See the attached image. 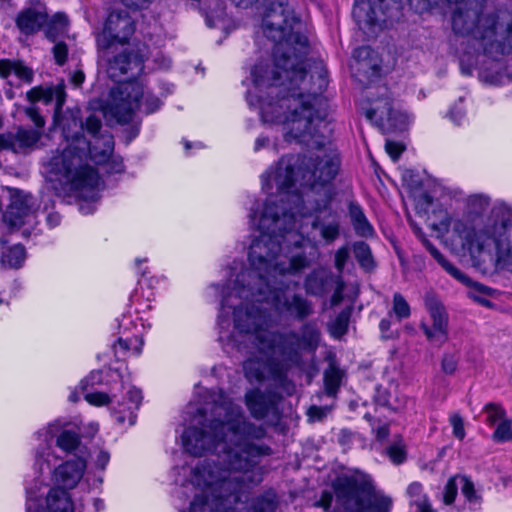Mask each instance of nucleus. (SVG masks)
<instances>
[{"label":"nucleus","mask_w":512,"mask_h":512,"mask_svg":"<svg viewBox=\"0 0 512 512\" xmlns=\"http://www.w3.org/2000/svg\"><path fill=\"white\" fill-rule=\"evenodd\" d=\"M458 357L454 353H446L442 358L441 367L444 373L453 374L457 369Z\"/></svg>","instance_id":"nucleus-45"},{"label":"nucleus","mask_w":512,"mask_h":512,"mask_svg":"<svg viewBox=\"0 0 512 512\" xmlns=\"http://www.w3.org/2000/svg\"><path fill=\"white\" fill-rule=\"evenodd\" d=\"M354 255L359 264L366 270H370L374 266L370 247L364 242H357L353 247Z\"/></svg>","instance_id":"nucleus-36"},{"label":"nucleus","mask_w":512,"mask_h":512,"mask_svg":"<svg viewBox=\"0 0 512 512\" xmlns=\"http://www.w3.org/2000/svg\"><path fill=\"white\" fill-rule=\"evenodd\" d=\"M101 380V373L99 371L91 372L84 380L81 381V386L83 389L88 385H92Z\"/></svg>","instance_id":"nucleus-57"},{"label":"nucleus","mask_w":512,"mask_h":512,"mask_svg":"<svg viewBox=\"0 0 512 512\" xmlns=\"http://www.w3.org/2000/svg\"><path fill=\"white\" fill-rule=\"evenodd\" d=\"M332 502V494L330 492H323L320 500L316 503L317 506H320L327 510Z\"/></svg>","instance_id":"nucleus-60"},{"label":"nucleus","mask_w":512,"mask_h":512,"mask_svg":"<svg viewBox=\"0 0 512 512\" xmlns=\"http://www.w3.org/2000/svg\"><path fill=\"white\" fill-rule=\"evenodd\" d=\"M458 482L466 500L470 504L478 506L480 504V497L476 494L473 483L466 476H459Z\"/></svg>","instance_id":"nucleus-37"},{"label":"nucleus","mask_w":512,"mask_h":512,"mask_svg":"<svg viewBox=\"0 0 512 512\" xmlns=\"http://www.w3.org/2000/svg\"><path fill=\"white\" fill-rule=\"evenodd\" d=\"M339 167V156L332 150H321L310 159L300 155L284 156L261 175L262 190L267 198L251 209L263 210L266 205L275 206L276 202L321 199L326 191L332 197L328 184L337 175Z\"/></svg>","instance_id":"nucleus-8"},{"label":"nucleus","mask_w":512,"mask_h":512,"mask_svg":"<svg viewBox=\"0 0 512 512\" xmlns=\"http://www.w3.org/2000/svg\"><path fill=\"white\" fill-rule=\"evenodd\" d=\"M392 314L399 322L411 315L410 305L400 293H394L393 295L392 310L388 313V316L391 317Z\"/></svg>","instance_id":"nucleus-34"},{"label":"nucleus","mask_w":512,"mask_h":512,"mask_svg":"<svg viewBox=\"0 0 512 512\" xmlns=\"http://www.w3.org/2000/svg\"><path fill=\"white\" fill-rule=\"evenodd\" d=\"M47 224L53 228L60 224L61 217L58 213H49L46 218Z\"/></svg>","instance_id":"nucleus-62"},{"label":"nucleus","mask_w":512,"mask_h":512,"mask_svg":"<svg viewBox=\"0 0 512 512\" xmlns=\"http://www.w3.org/2000/svg\"><path fill=\"white\" fill-rule=\"evenodd\" d=\"M121 3L133 11L144 10L150 7L154 0H120Z\"/></svg>","instance_id":"nucleus-52"},{"label":"nucleus","mask_w":512,"mask_h":512,"mask_svg":"<svg viewBox=\"0 0 512 512\" xmlns=\"http://www.w3.org/2000/svg\"><path fill=\"white\" fill-rule=\"evenodd\" d=\"M271 204L263 210L250 209L249 223L260 232L249 248V267L242 268L236 261L230 267V279L221 288L223 299L225 293L242 295L243 312L245 307L250 311H259L271 324L270 316L262 305H271L279 314H288L304 319L312 313L311 304L298 294H289L292 285L287 277L309 266L318 255L317 244L310 239L305 240L302 232L291 230L286 235H276L275 228L281 230L282 223H291L292 217L271 213ZM296 286V283H293Z\"/></svg>","instance_id":"nucleus-3"},{"label":"nucleus","mask_w":512,"mask_h":512,"mask_svg":"<svg viewBox=\"0 0 512 512\" xmlns=\"http://www.w3.org/2000/svg\"><path fill=\"white\" fill-rule=\"evenodd\" d=\"M182 434L186 452L201 456L216 452L219 463L204 460L190 472L195 489L189 512H246L251 485L261 481L257 470L261 456L270 454L268 446L257 443L265 429L247 420L242 408L222 390L207 392L205 407L198 410Z\"/></svg>","instance_id":"nucleus-2"},{"label":"nucleus","mask_w":512,"mask_h":512,"mask_svg":"<svg viewBox=\"0 0 512 512\" xmlns=\"http://www.w3.org/2000/svg\"><path fill=\"white\" fill-rule=\"evenodd\" d=\"M54 59L58 65H63L67 60L68 48L67 45L60 41L55 43L52 49Z\"/></svg>","instance_id":"nucleus-48"},{"label":"nucleus","mask_w":512,"mask_h":512,"mask_svg":"<svg viewBox=\"0 0 512 512\" xmlns=\"http://www.w3.org/2000/svg\"><path fill=\"white\" fill-rule=\"evenodd\" d=\"M277 507L276 495L272 491L265 492L252 499L251 512H275Z\"/></svg>","instance_id":"nucleus-30"},{"label":"nucleus","mask_w":512,"mask_h":512,"mask_svg":"<svg viewBox=\"0 0 512 512\" xmlns=\"http://www.w3.org/2000/svg\"><path fill=\"white\" fill-rule=\"evenodd\" d=\"M374 400L377 405L387 407L388 409H390L392 411L400 410L405 404V399L399 400L396 398L395 401L392 402L390 400L389 392L385 388H382V387L376 388Z\"/></svg>","instance_id":"nucleus-35"},{"label":"nucleus","mask_w":512,"mask_h":512,"mask_svg":"<svg viewBox=\"0 0 512 512\" xmlns=\"http://www.w3.org/2000/svg\"><path fill=\"white\" fill-rule=\"evenodd\" d=\"M381 90V95L371 100L366 117L383 133L406 130L413 122V116L395 107L387 88Z\"/></svg>","instance_id":"nucleus-13"},{"label":"nucleus","mask_w":512,"mask_h":512,"mask_svg":"<svg viewBox=\"0 0 512 512\" xmlns=\"http://www.w3.org/2000/svg\"><path fill=\"white\" fill-rule=\"evenodd\" d=\"M348 322L349 314L346 312L340 313L330 326L331 334L336 338H340L342 335L346 333L348 328Z\"/></svg>","instance_id":"nucleus-40"},{"label":"nucleus","mask_w":512,"mask_h":512,"mask_svg":"<svg viewBox=\"0 0 512 512\" xmlns=\"http://www.w3.org/2000/svg\"><path fill=\"white\" fill-rule=\"evenodd\" d=\"M400 0H356L352 14L360 28L381 25L399 8Z\"/></svg>","instance_id":"nucleus-18"},{"label":"nucleus","mask_w":512,"mask_h":512,"mask_svg":"<svg viewBox=\"0 0 512 512\" xmlns=\"http://www.w3.org/2000/svg\"><path fill=\"white\" fill-rule=\"evenodd\" d=\"M337 503L346 512H390L391 497L376 491L369 475L355 470L334 482Z\"/></svg>","instance_id":"nucleus-11"},{"label":"nucleus","mask_w":512,"mask_h":512,"mask_svg":"<svg viewBox=\"0 0 512 512\" xmlns=\"http://www.w3.org/2000/svg\"><path fill=\"white\" fill-rule=\"evenodd\" d=\"M43 131L18 127L15 132L0 134V149L18 154H29L40 148Z\"/></svg>","instance_id":"nucleus-20"},{"label":"nucleus","mask_w":512,"mask_h":512,"mask_svg":"<svg viewBox=\"0 0 512 512\" xmlns=\"http://www.w3.org/2000/svg\"><path fill=\"white\" fill-rule=\"evenodd\" d=\"M416 235L421 238L423 245L430 252L433 258L443 267V269L449 273L453 278L458 280L459 282L469 286L475 287L478 291L482 293H487L488 288L473 282L468 276H466L462 271H460L457 267H455L452 263H450L441 253L440 251L426 238L423 237V234L419 228L414 229Z\"/></svg>","instance_id":"nucleus-23"},{"label":"nucleus","mask_w":512,"mask_h":512,"mask_svg":"<svg viewBox=\"0 0 512 512\" xmlns=\"http://www.w3.org/2000/svg\"><path fill=\"white\" fill-rule=\"evenodd\" d=\"M486 413V420L489 424L494 425L505 419V410L498 404L489 403L484 407Z\"/></svg>","instance_id":"nucleus-39"},{"label":"nucleus","mask_w":512,"mask_h":512,"mask_svg":"<svg viewBox=\"0 0 512 512\" xmlns=\"http://www.w3.org/2000/svg\"><path fill=\"white\" fill-rule=\"evenodd\" d=\"M352 69L362 73L367 78L377 76L380 70V60L378 55L368 46H362L353 52Z\"/></svg>","instance_id":"nucleus-24"},{"label":"nucleus","mask_w":512,"mask_h":512,"mask_svg":"<svg viewBox=\"0 0 512 512\" xmlns=\"http://www.w3.org/2000/svg\"><path fill=\"white\" fill-rule=\"evenodd\" d=\"M85 76L82 71H76L71 77V82L74 86L79 87L84 82Z\"/></svg>","instance_id":"nucleus-63"},{"label":"nucleus","mask_w":512,"mask_h":512,"mask_svg":"<svg viewBox=\"0 0 512 512\" xmlns=\"http://www.w3.org/2000/svg\"><path fill=\"white\" fill-rule=\"evenodd\" d=\"M38 209L39 204L31 194L14 190L2 220L12 230L23 228V235L28 236L38 224L36 216Z\"/></svg>","instance_id":"nucleus-14"},{"label":"nucleus","mask_w":512,"mask_h":512,"mask_svg":"<svg viewBox=\"0 0 512 512\" xmlns=\"http://www.w3.org/2000/svg\"><path fill=\"white\" fill-rule=\"evenodd\" d=\"M47 22V14L37 8L21 11L16 19L17 27L24 34L37 32Z\"/></svg>","instance_id":"nucleus-26"},{"label":"nucleus","mask_w":512,"mask_h":512,"mask_svg":"<svg viewBox=\"0 0 512 512\" xmlns=\"http://www.w3.org/2000/svg\"><path fill=\"white\" fill-rule=\"evenodd\" d=\"M334 289V293L330 299L331 305L336 306L342 301V293L344 290V283L340 276L335 277L332 285H330V289Z\"/></svg>","instance_id":"nucleus-46"},{"label":"nucleus","mask_w":512,"mask_h":512,"mask_svg":"<svg viewBox=\"0 0 512 512\" xmlns=\"http://www.w3.org/2000/svg\"><path fill=\"white\" fill-rule=\"evenodd\" d=\"M387 455L394 464H401L406 459L404 445L398 441L387 448Z\"/></svg>","instance_id":"nucleus-41"},{"label":"nucleus","mask_w":512,"mask_h":512,"mask_svg":"<svg viewBox=\"0 0 512 512\" xmlns=\"http://www.w3.org/2000/svg\"><path fill=\"white\" fill-rule=\"evenodd\" d=\"M110 460V454L105 450H99L95 459L97 468L104 470Z\"/></svg>","instance_id":"nucleus-55"},{"label":"nucleus","mask_w":512,"mask_h":512,"mask_svg":"<svg viewBox=\"0 0 512 512\" xmlns=\"http://www.w3.org/2000/svg\"><path fill=\"white\" fill-rule=\"evenodd\" d=\"M336 275L326 269H316L312 271L305 280L306 292L315 296H323L330 290V285Z\"/></svg>","instance_id":"nucleus-25"},{"label":"nucleus","mask_w":512,"mask_h":512,"mask_svg":"<svg viewBox=\"0 0 512 512\" xmlns=\"http://www.w3.org/2000/svg\"><path fill=\"white\" fill-rule=\"evenodd\" d=\"M343 377V372L331 364L324 372V385L326 394L329 396H335Z\"/></svg>","instance_id":"nucleus-31"},{"label":"nucleus","mask_w":512,"mask_h":512,"mask_svg":"<svg viewBox=\"0 0 512 512\" xmlns=\"http://www.w3.org/2000/svg\"><path fill=\"white\" fill-rule=\"evenodd\" d=\"M349 258V251L346 247H341L335 254V267L341 272Z\"/></svg>","instance_id":"nucleus-54"},{"label":"nucleus","mask_w":512,"mask_h":512,"mask_svg":"<svg viewBox=\"0 0 512 512\" xmlns=\"http://www.w3.org/2000/svg\"><path fill=\"white\" fill-rule=\"evenodd\" d=\"M376 437L378 440H384L389 435V429L387 425H382L375 429Z\"/></svg>","instance_id":"nucleus-64"},{"label":"nucleus","mask_w":512,"mask_h":512,"mask_svg":"<svg viewBox=\"0 0 512 512\" xmlns=\"http://www.w3.org/2000/svg\"><path fill=\"white\" fill-rule=\"evenodd\" d=\"M130 349L129 342L121 338L113 345L115 356L118 357L120 354H125Z\"/></svg>","instance_id":"nucleus-56"},{"label":"nucleus","mask_w":512,"mask_h":512,"mask_svg":"<svg viewBox=\"0 0 512 512\" xmlns=\"http://www.w3.org/2000/svg\"><path fill=\"white\" fill-rule=\"evenodd\" d=\"M349 215L355 232L362 237L373 235V227L365 217L361 207L358 204L351 203L349 205Z\"/></svg>","instance_id":"nucleus-28"},{"label":"nucleus","mask_w":512,"mask_h":512,"mask_svg":"<svg viewBox=\"0 0 512 512\" xmlns=\"http://www.w3.org/2000/svg\"><path fill=\"white\" fill-rule=\"evenodd\" d=\"M449 421L453 428V435L459 440L464 439L465 429L463 418L458 413H453L450 415Z\"/></svg>","instance_id":"nucleus-44"},{"label":"nucleus","mask_w":512,"mask_h":512,"mask_svg":"<svg viewBox=\"0 0 512 512\" xmlns=\"http://www.w3.org/2000/svg\"><path fill=\"white\" fill-rule=\"evenodd\" d=\"M385 150L393 161H397L404 151V146L400 142L387 140L385 143Z\"/></svg>","instance_id":"nucleus-49"},{"label":"nucleus","mask_w":512,"mask_h":512,"mask_svg":"<svg viewBox=\"0 0 512 512\" xmlns=\"http://www.w3.org/2000/svg\"><path fill=\"white\" fill-rule=\"evenodd\" d=\"M124 171V164L122 159L113 158L109 163L110 173H122Z\"/></svg>","instance_id":"nucleus-59"},{"label":"nucleus","mask_w":512,"mask_h":512,"mask_svg":"<svg viewBox=\"0 0 512 512\" xmlns=\"http://www.w3.org/2000/svg\"><path fill=\"white\" fill-rule=\"evenodd\" d=\"M454 5L452 29L470 35L460 56V64L476 66L491 84L501 81L503 63L512 59V13L493 9L480 0H445Z\"/></svg>","instance_id":"nucleus-6"},{"label":"nucleus","mask_w":512,"mask_h":512,"mask_svg":"<svg viewBox=\"0 0 512 512\" xmlns=\"http://www.w3.org/2000/svg\"><path fill=\"white\" fill-rule=\"evenodd\" d=\"M331 200V195L326 191L324 198L321 199L315 198L311 201L305 199L300 203H297L296 200L284 201L280 206L278 205L279 202H276L275 206H272L270 214L277 213L280 218L283 217V214H286L288 217H292V220L290 224L284 225L282 223L281 230L274 227L275 234L286 235L289 230L297 233L302 232V235L308 234L303 220L306 215L313 211L316 216L311 222V229L319 231V235L326 243L333 242L339 236L340 221L338 214L330 208ZM303 238L305 240L310 239L316 244L315 236H303Z\"/></svg>","instance_id":"nucleus-9"},{"label":"nucleus","mask_w":512,"mask_h":512,"mask_svg":"<svg viewBox=\"0 0 512 512\" xmlns=\"http://www.w3.org/2000/svg\"><path fill=\"white\" fill-rule=\"evenodd\" d=\"M269 144H270L269 138L266 136L260 135L255 140L253 150L255 152H258L263 148L269 147Z\"/></svg>","instance_id":"nucleus-58"},{"label":"nucleus","mask_w":512,"mask_h":512,"mask_svg":"<svg viewBox=\"0 0 512 512\" xmlns=\"http://www.w3.org/2000/svg\"><path fill=\"white\" fill-rule=\"evenodd\" d=\"M25 260V249L21 245H14L2 252V264L9 268H19Z\"/></svg>","instance_id":"nucleus-33"},{"label":"nucleus","mask_w":512,"mask_h":512,"mask_svg":"<svg viewBox=\"0 0 512 512\" xmlns=\"http://www.w3.org/2000/svg\"><path fill=\"white\" fill-rule=\"evenodd\" d=\"M466 116L463 99L460 98L449 110L448 117L455 125H462Z\"/></svg>","instance_id":"nucleus-42"},{"label":"nucleus","mask_w":512,"mask_h":512,"mask_svg":"<svg viewBox=\"0 0 512 512\" xmlns=\"http://www.w3.org/2000/svg\"><path fill=\"white\" fill-rule=\"evenodd\" d=\"M452 229L472 257L485 254L491 256L495 251L498 261L512 260V246L508 241L507 225L504 221L489 219L471 225L463 220H456Z\"/></svg>","instance_id":"nucleus-10"},{"label":"nucleus","mask_w":512,"mask_h":512,"mask_svg":"<svg viewBox=\"0 0 512 512\" xmlns=\"http://www.w3.org/2000/svg\"><path fill=\"white\" fill-rule=\"evenodd\" d=\"M59 457L50 451V447L46 450H36L35 469L40 474L47 471L50 475L52 487H59L69 491L75 488L82 479L87 467V458L83 455L77 458H71L58 464Z\"/></svg>","instance_id":"nucleus-12"},{"label":"nucleus","mask_w":512,"mask_h":512,"mask_svg":"<svg viewBox=\"0 0 512 512\" xmlns=\"http://www.w3.org/2000/svg\"><path fill=\"white\" fill-rule=\"evenodd\" d=\"M37 436L44 446H40L37 450H46L50 447L53 451V443L66 455H73L77 458L81 455L88 458L87 448L82 444L79 433L74 430L67 429L59 421L49 423L37 432Z\"/></svg>","instance_id":"nucleus-15"},{"label":"nucleus","mask_w":512,"mask_h":512,"mask_svg":"<svg viewBox=\"0 0 512 512\" xmlns=\"http://www.w3.org/2000/svg\"><path fill=\"white\" fill-rule=\"evenodd\" d=\"M68 19L65 14L57 13L49 21L46 28V36L51 41H56L58 37L67 32Z\"/></svg>","instance_id":"nucleus-32"},{"label":"nucleus","mask_w":512,"mask_h":512,"mask_svg":"<svg viewBox=\"0 0 512 512\" xmlns=\"http://www.w3.org/2000/svg\"><path fill=\"white\" fill-rule=\"evenodd\" d=\"M490 199L483 194L471 195L468 199V204L477 211H482L488 207Z\"/></svg>","instance_id":"nucleus-47"},{"label":"nucleus","mask_w":512,"mask_h":512,"mask_svg":"<svg viewBox=\"0 0 512 512\" xmlns=\"http://www.w3.org/2000/svg\"><path fill=\"white\" fill-rule=\"evenodd\" d=\"M127 401H120L115 394L109 395L104 392H92L85 395V400L97 407L112 405L111 413L115 420L123 425L128 422L132 426L136 422L135 411L139 408L142 395L141 391L136 388H129L126 392Z\"/></svg>","instance_id":"nucleus-17"},{"label":"nucleus","mask_w":512,"mask_h":512,"mask_svg":"<svg viewBox=\"0 0 512 512\" xmlns=\"http://www.w3.org/2000/svg\"><path fill=\"white\" fill-rule=\"evenodd\" d=\"M280 399L281 396L274 392H261L259 389H252L245 394V404L252 417L257 420H262L270 415L274 419H278L277 404Z\"/></svg>","instance_id":"nucleus-21"},{"label":"nucleus","mask_w":512,"mask_h":512,"mask_svg":"<svg viewBox=\"0 0 512 512\" xmlns=\"http://www.w3.org/2000/svg\"><path fill=\"white\" fill-rule=\"evenodd\" d=\"M101 121L89 116L85 121L88 138L84 135L81 120L73 117L62 124L63 135L68 142L64 149H56L43 161V168L50 181L57 180L69 186L70 191L79 198V210L88 215L96 210L99 200L100 177L91 165H84L86 149L93 143H101V152L91 150L95 164L106 163L114 149V141L109 133H100Z\"/></svg>","instance_id":"nucleus-7"},{"label":"nucleus","mask_w":512,"mask_h":512,"mask_svg":"<svg viewBox=\"0 0 512 512\" xmlns=\"http://www.w3.org/2000/svg\"><path fill=\"white\" fill-rule=\"evenodd\" d=\"M411 5L415 8V10L419 13H423L425 11H429L433 7L439 4L441 0H410Z\"/></svg>","instance_id":"nucleus-51"},{"label":"nucleus","mask_w":512,"mask_h":512,"mask_svg":"<svg viewBox=\"0 0 512 512\" xmlns=\"http://www.w3.org/2000/svg\"><path fill=\"white\" fill-rule=\"evenodd\" d=\"M26 97L32 103L42 101L45 104H49L55 100L54 121L57 122L61 113L62 106L66 100L64 82L62 81L56 86L33 87L26 93Z\"/></svg>","instance_id":"nucleus-22"},{"label":"nucleus","mask_w":512,"mask_h":512,"mask_svg":"<svg viewBox=\"0 0 512 512\" xmlns=\"http://www.w3.org/2000/svg\"><path fill=\"white\" fill-rule=\"evenodd\" d=\"M407 495L410 499V504L417 508L416 512H432L431 504L423 491L421 483H411L407 488Z\"/></svg>","instance_id":"nucleus-29"},{"label":"nucleus","mask_w":512,"mask_h":512,"mask_svg":"<svg viewBox=\"0 0 512 512\" xmlns=\"http://www.w3.org/2000/svg\"><path fill=\"white\" fill-rule=\"evenodd\" d=\"M493 438L498 442L512 440V419H504L501 421L493 433Z\"/></svg>","instance_id":"nucleus-38"},{"label":"nucleus","mask_w":512,"mask_h":512,"mask_svg":"<svg viewBox=\"0 0 512 512\" xmlns=\"http://www.w3.org/2000/svg\"><path fill=\"white\" fill-rule=\"evenodd\" d=\"M390 327H391V320L389 318H384L380 321L379 329H380L383 337H385V338L390 337V335L387 334L388 331L390 330Z\"/></svg>","instance_id":"nucleus-61"},{"label":"nucleus","mask_w":512,"mask_h":512,"mask_svg":"<svg viewBox=\"0 0 512 512\" xmlns=\"http://www.w3.org/2000/svg\"><path fill=\"white\" fill-rule=\"evenodd\" d=\"M424 303L433 324L432 327H429L427 324L421 323L420 327L431 343L441 346L448 339V318L445 309L432 293L425 295Z\"/></svg>","instance_id":"nucleus-19"},{"label":"nucleus","mask_w":512,"mask_h":512,"mask_svg":"<svg viewBox=\"0 0 512 512\" xmlns=\"http://www.w3.org/2000/svg\"><path fill=\"white\" fill-rule=\"evenodd\" d=\"M230 316L234 330L253 337L259 352L265 356V360L250 358L244 362L243 370L250 382L272 378L283 386H289L285 377L287 370L299 363L303 352H315L320 343V332L310 323L302 326L300 334L293 331L269 332V320L259 311H250L247 307L244 313L242 295L231 293H225L220 301L218 326L221 338L229 332ZM285 389L290 393L288 387Z\"/></svg>","instance_id":"nucleus-4"},{"label":"nucleus","mask_w":512,"mask_h":512,"mask_svg":"<svg viewBox=\"0 0 512 512\" xmlns=\"http://www.w3.org/2000/svg\"><path fill=\"white\" fill-rule=\"evenodd\" d=\"M329 412L330 408L328 407L311 406L307 411V415L311 421H320Z\"/></svg>","instance_id":"nucleus-53"},{"label":"nucleus","mask_w":512,"mask_h":512,"mask_svg":"<svg viewBox=\"0 0 512 512\" xmlns=\"http://www.w3.org/2000/svg\"><path fill=\"white\" fill-rule=\"evenodd\" d=\"M261 29L274 42L273 65L258 62L251 70L253 87L247 92L250 106L259 109L265 123L282 125L286 141L321 148L329 132L326 72L315 66L306 71L309 49L302 24L291 5L272 2L264 13Z\"/></svg>","instance_id":"nucleus-1"},{"label":"nucleus","mask_w":512,"mask_h":512,"mask_svg":"<svg viewBox=\"0 0 512 512\" xmlns=\"http://www.w3.org/2000/svg\"><path fill=\"white\" fill-rule=\"evenodd\" d=\"M26 115L29 119L34 123L35 129L42 131L45 126V119L40 115L38 109L36 107H28L25 109Z\"/></svg>","instance_id":"nucleus-50"},{"label":"nucleus","mask_w":512,"mask_h":512,"mask_svg":"<svg viewBox=\"0 0 512 512\" xmlns=\"http://www.w3.org/2000/svg\"><path fill=\"white\" fill-rule=\"evenodd\" d=\"M43 481L35 478L33 481H26V512H74V504L69 491L59 487H51L46 495L45 509H39V499L42 496L40 490Z\"/></svg>","instance_id":"nucleus-16"},{"label":"nucleus","mask_w":512,"mask_h":512,"mask_svg":"<svg viewBox=\"0 0 512 512\" xmlns=\"http://www.w3.org/2000/svg\"><path fill=\"white\" fill-rule=\"evenodd\" d=\"M458 479H459V476L452 477V478H450L448 480V482L445 485V489H444V503L447 504V505L452 504L454 502V500H455V497H456V494H457V489H458V486H459Z\"/></svg>","instance_id":"nucleus-43"},{"label":"nucleus","mask_w":512,"mask_h":512,"mask_svg":"<svg viewBox=\"0 0 512 512\" xmlns=\"http://www.w3.org/2000/svg\"><path fill=\"white\" fill-rule=\"evenodd\" d=\"M135 30V21L127 11L114 10L97 36L99 64L109 78L119 83L111 90L105 113L119 124L132 121L136 112L150 114L161 106L160 99L145 89L142 82L133 81L143 71L140 54L128 48L118 52V46L128 44Z\"/></svg>","instance_id":"nucleus-5"},{"label":"nucleus","mask_w":512,"mask_h":512,"mask_svg":"<svg viewBox=\"0 0 512 512\" xmlns=\"http://www.w3.org/2000/svg\"><path fill=\"white\" fill-rule=\"evenodd\" d=\"M11 74H14L25 83H31L33 81V70L22 62L8 59L0 60V76L7 78Z\"/></svg>","instance_id":"nucleus-27"}]
</instances>
